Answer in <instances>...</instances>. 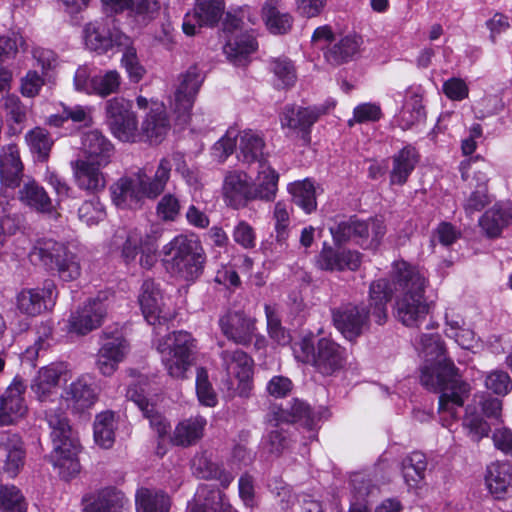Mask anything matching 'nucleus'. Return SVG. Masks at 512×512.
I'll return each instance as SVG.
<instances>
[{
	"label": "nucleus",
	"instance_id": "1",
	"mask_svg": "<svg viewBox=\"0 0 512 512\" xmlns=\"http://www.w3.org/2000/svg\"><path fill=\"white\" fill-rule=\"evenodd\" d=\"M427 279L416 267L401 261L393 266L392 281H373L369 289L371 315L382 325L386 322L387 302L395 296L394 315L407 327H418L429 312L425 299Z\"/></svg>",
	"mask_w": 512,
	"mask_h": 512
},
{
	"label": "nucleus",
	"instance_id": "2",
	"mask_svg": "<svg viewBox=\"0 0 512 512\" xmlns=\"http://www.w3.org/2000/svg\"><path fill=\"white\" fill-rule=\"evenodd\" d=\"M417 349L426 362L421 369V384L428 390L440 394L439 413H447L455 419L458 409L469 396V384L461 380L453 361L446 357L444 342L439 334L421 335Z\"/></svg>",
	"mask_w": 512,
	"mask_h": 512
},
{
	"label": "nucleus",
	"instance_id": "3",
	"mask_svg": "<svg viewBox=\"0 0 512 512\" xmlns=\"http://www.w3.org/2000/svg\"><path fill=\"white\" fill-rule=\"evenodd\" d=\"M166 270L186 281L196 280L203 272L206 256L200 240L190 234H179L162 247Z\"/></svg>",
	"mask_w": 512,
	"mask_h": 512
},
{
	"label": "nucleus",
	"instance_id": "4",
	"mask_svg": "<svg viewBox=\"0 0 512 512\" xmlns=\"http://www.w3.org/2000/svg\"><path fill=\"white\" fill-rule=\"evenodd\" d=\"M295 357L313 366L324 376H332L344 368L347 360L346 349L330 338H320L314 343L312 335L304 336L294 346Z\"/></svg>",
	"mask_w": 512,
	"mask_h": 512
},
{
	"label": "nucleus",
	"instance_id": "5",
	"mask_svg": "<svg viewBox=\"0 0 512 512\" xmlns=\"http://www.w3.org/2000/svg\"><path fill=\"white\" fill-rule=\"evenodd\" d=\"M163 235L159 224H152L148 230L133 228L117 232L116 238L124 239L121 257L126 264L135 261L139 255V265L145 270L152 269L158 261V242Z\"/></svg>",
	"mask_w": 512,
	"mask_h": 512
},
{
	"label": "nucleus",
	"instance_id": "6",
	"mask_svg": "<svg viewBox=\"0 0 512 512\" xmlns=\"http://www.w3.org/2000/svg\"><path fill=\"white\" fill-rule=\"evenodd\" d=\"M238 137V159L247 164L258 162L260 166H263L265 143L262 136L252 130H244L238 133L235 128H229L226 134L214 144L212 148L213 156L219 162H224L234 152Z\"/></svg>",
	"mask_w": 512,
	"mask_h": 512
},
{
	"label": "nucleus",
	"instance_id": "7",
	"mask_svg": "<svg viewBox=\"0 0 512 512\" xmlns=\"http://www.w3.org/2000/svg\"><path fill=\"white\" fill-rule=\"evenodd\" d=\"M30 256L32 261L39 260L47 268L56 270L63 281L76 280L81 274L78 256L53 239L38 241Z\"/></svg>",
	"mask_w": 512,
	"mask_h": 512
},
{
	"label": "nucleus",
	"instance_id": "8",
	"mask_svg": "<svg viewBox=\"0 0 512 512\" xmlns=\"http://www.w3.org/2000/svg\"><path fill=\"white\" fill-rule=\"evenodd\" d=\"M45 420L50 429V439L53 450L51 457L54 465L65 466L69 461L71 466H77L74 458L79 451V445L70 426L65 412L61 408H49L45 411Z\"/></svg>",
	"mask_w": 512,
	"mask_h": 512
},
{
	"label": "nucleus",
	"instance_id": "9",
	"mask_svg": "<svg viewBox=\"0 0 512 512\" xmlns=\"http://www.w3.org/2000/svg\"><path fill=\"white\" fill-rule=\"evenodd\" d=\"M192 348L193 339L189 333L184 331L174 332L158 342L157 350L171 377L186 378V373L192 364Z\"/></svg>",
	"mask_w": 512,
	"mask_h": 512
},
{
	"label": "nucleus",
	"instance_id": "10",
	"mask_svg": "<svg viewBox=\"0 0 512 512\" xmlns=\"http://www.w3.org/2000/svg\"><path fill=\"white\" fill-rule=\"evenodd\" d=\"M144 181V168L120 177L109 188L112 202L121 209L139 208L145 198H150Z\"/></svg>",
	"mask_w": 512,
	"mask_h": 512
},
{
	"label": "nucleus",
	"instance_id": "11",
	"mask_svg": "<svg viewBox=\"0 0 512 512\" xmlns=\"http://www.w3.org/2000/svg\"><path fill=\"white\" fill-rule=\"evenodd\" d=\"M23 163L20 158L19 148L10 143L0 149V207L7 211L9 201L13 199V190L20 185L23 174Z\"/></svg>",
	"mask_w": 512,
	"mask_h": 512
},
{
	"label": "nucleus",
	"instance_id": "12",
	"mask_svg": "<svg viewBox=\"0 0 512 512\" xmlns=\"http://www.w3.org/2000/svg\"><path fill=\"white\" fill-rule=\"evenodd\" d=\"M204 79V73L196 65L189 67L179 75L174 92L173 107L182 123H187L191 118L190 111Z\"/></svg>",
	"mask_w": 512,
	"mask_h": 512
},
{
	"label": "nucleus",
	"instance_id": "13",
	"mask_svg": "<svg viewBox=\"0 0 512 512\" xmlns=\"http://www.w3.org/2000/svg\"><path fill=\"white\" fill-rule=\"evenodd\" d=\"M106 302L105 294L88 299L83 306L71 313L68 320L69 332L86 335L100 327L107 315L108 304Z\"/></svg>",
	"mask_w": 512,
	"mask_h": 512
},
{
	"label": "nucleus",
	"instance_id": "14",
	"mask_svg": "<svg viewBox=\"0 0 512 512\" xmlns=\"http://www.w3.org/2000/svg\"><path fill=\"white\" fill-rule=\"evenodd\" d=\"M332 320L336 329L348 340H354L369 328L370 311L352 303L332 309Z\"/></svg>",
	"mask_w": 512,
	"mask_h": 512
},
{
	"label": "nucleus",
	"instance_id": "15",
	"mask_svg": "<svg viewBox=\"0 0 512 512\" xmlns=\"http://www.w3.org/2000/svg\"><path fill=\"white\" fill-rule=\"evenodd\" d=\"M225 9L223 0H197L193 12L186 13L182 28L193 36L201 27H213L221 19Z\"/></svg>",
	"mask_w": 512,
	"mask_h": 512
},
{
	"label": "nucleus",
	"instance_id": "16",
	"mask_svg": "<svg viewBox=\"0 0 512 512\" xmlns=\"http://www.w3.org/2000/svg\"><path fill=\"white\" fill-rule=\"evenodd\" d=\"M26 387L24 380L16 376L0 397V426L14 424L26 415L27 405L23 396Z\"/></svg>",
	"mask_w": 512,
	"mask_h": 512
},
{
	"label": "nucleus",
	"instance_id": "17",
	"mask_svg": "<svg viewBox=\"0 0 512 512\" xmlns=\"http://www.w3.org/2000/svg\"><path fill=\"white\" fill-rule=\"evenodd\" d=\"M85 42L88 48L99 53H105L113 47L120 49L130 43V37L118 28H110L103 22L89 23L85 27Z\"/></svg>",
	"mask_w": 512,
	"mask_h": 512
},
{
	"label": "nucleus",
	"instance_id": "18",
	"mask_svg": "<svg viewBox=\"0 0 512 512\" xmlns=\"http://www.w3.org/2000/svg\"><path fill=\"white\" fill-rule=\"evenodd\" d=\"M69 369L64 362H54L40 368L32 380L31 390L40 402H46L57 393L61 380L67 381Z\"/></svg>",
	"mask_w": 512,
	"mask_h": 512
},
{
	"label": "nucleus",
	"instance_id": "19",
	"mask_svg": "<svg viewBox=\"0 0 512 512\" xmlns=\"http://www.w3.org/2000/svg\"><path fill=\"white\" fill-rule=\"evenodd\" d=\"M222 365L229 376L239 381V394L247 396L251 390L253 360L242 350H223L220 354Z\"/></svg>",
	"mask_w": 512,
	"mask_h": 512
},
{
	"label": "nucleus",
	"instance_id": "20",
	"mask_svg": "<svg viewBox=\"0 0 512 512\" xmlns=\"http://www.w3.org/2000/svg\"><path fill=\"white\" fill-rule=\"evenodd\" d=\"M222 196L227 206L241 209L252 201L251 180L239 170L227 171L222 183Z\"/></svg>",
	"mask_w": 512,
	"mask_h": 512
},
{
	"label": "nucleus",
	"instance_id": "21",
	"mask_svg": "<svg viewBox=\"0 0 512 512\" xmlns=\"http://www.w3.org/2000/svg\"><path fill=\"white\" fill-rule=\"evenodd\" d=\"M222 333L239 345H248L255 335V320L242 311H229L219 319Z\"/></svg>",
	"mask_w": 512,
	"mask_h": 512
},
{
	"label": "nucleus",
	"instance_id": "22",
	"mask_svg": "<svg viewBox=\"0 0 512 512\" xmlns=\"http://www.w3.org/2000/svg\"><path fill=\"white\" fill-rule=\"evenodd\" d=\"M139 303L143 316L150 325L166 323L171 317L170 313L165 311L158 285L151 279L143 282Z\"/></svg>",
	"mask_w": 512,
	"mask_h": 512
},
{
	"label": "nucleus",
	"instance_id": "23",
	"mask_svg": "<svg viewBox=\"0 0 512 512\" xmlns=\"http://www.w3.org/2000/svg\"><path fill=\"white\" fill-rule=\"evenodd\" d=\"M316 264L324 271H355L361 265V254L350 249L333 248L324 243Z\"/></svg>",
	"mask_w": 512,
	"mask_h": 512
},
{
	"label": "nucleus",
	"instance_id": "24",
	"mask_svg": "<svg viewBox=\"0 0 512 512\" xmlns=\"http://www.w3.org/2000/svg\"><path fill=\"white\" fill-rule=\"evenodd\" d=\"M53 283H48L44 288H27L16 295V307L25 315L36 316L54 305Z\"/></svg>",
	"mask_w": 512,
	"mask_h": 512
},
{
	"label": "nucleus",
	"instance_id": "25",
	"mask_svg": "<svg viewBox=\"0 0 512 512\" xmlns=\"http://www.w3.org/2000/svg\"><path fill=\"white\" fill-rule=\"evenodd\" d=\"M128 352L127 341L120 335L106 337L97 353L96 367L104 376H111Z\"/></svg>",
	"mask_w": 512,
	"mask_h": 512
},
{
	"label": "nucleus",
	"instance_id": "26",
	"mask_svg": "<svg viewBox=\"0 0 512 512\" xmlns=\"http://www.w3.org/2000/svg\"><path fill=\"white\" fill-rule=\"evenodd\" d=\"M327 109L324 105L311 107L288 105L280 115L281 125L308 133L319 117L326 114Z\"/></svg>",
	"mask_w": 512,
	"mask_h": 512
},
{
	"label": "nucleus",
	"instance_id": "27",
	"mask_svg": "<svg viewBox=\"0 0 512 512\" xmlns=\"http://www.w3.org/2000/svg\"><path fill=\"white\" fill-rule=\"evenodd\" d=\"M77 186L89 193L102 191L106 186V179L101 171L104 166L92 160L77 159L71 163Z\"/></svg>",
	"mask_w": 512,
	"mask_h": 512
},
{
	"label": "nucleus",
	"instance_id": "28",
	"mask_svg": "<svg viewBox=\"0 0 512 512\" xmlns=\"http://www.w3.org/2000/svg\"><path fill=\"white\" fill-rule=\"evenodd\" d=\"M485 485L496 498L506 497L512 489V464L508 461H495L486 468Z\"/></svg>",
	"mask_w": 512,
	"mask_h": 512
},
{
	"label": "nucleus",
	"instance_id": "29",
	"mask_svg": "<svg viewBox=\"0 0 512 512\" xmlns=\"http://www.w3.org/2000/svg\"><path fill=\"white\" fill-rule=\"evenodd\" d=\"M81 150L86 156L84 160H92L100 166H106L113 155L114 147L99 130H91L82 135Z\"/></svg>",
	"mask_w": 512,
	"mask_h": 512
},
{
	"label": "nucleus",
	"instance_id": "30",
	"mask_svg": "<svg viewBox=\"0 0 512 512\" xmlns=\"http://www.w3.org/2000/svg\"><path fill=\"white\" fill-rule=\"evenodd\" d=\"M171 128L170 120L163 105L150 108L141 124V133L147 141L161 143Z\"/></svg>",
	"mask_w": 512,
	"mask_h": 512
},
{
	"label": "nucleus",
	"instance_id": "31",
	"mask_svg": "<svg viewBox=\"0 0 512 512\" xmlns=\"http://www.w3.org/2000/svg\"><path fill=\"white\" fill-rule=\"evenodd\" d=\"M420 156L415 147L407 145L392 156V168L390 170V184L404 185L414 171Z\"/></svg>",
	"mask_w": 512,
	"mask_h": 512
},
{
	"label": "nucleus",
	"instance_id": "32",
	"mask_svg": "<svg viewBox=\"0 0 512 512\" xmlns=\"http://www.w3.org/2000/svg\"><path fill=\"white\" fill-rule=\"evenodd\" d=\"M127 398L132 401L143 416L149 420L150 426L160 437L167 435L170 426L165 417L156 409L155 405L150 403L143 391H139L136 386H131L127 390Z\"/></svg>",
	"mask_w": 512,
	"mask_h": 512
},
{
	"label": "nucleus",
	"instance_id": "33",
	"mask_svg": "<svg viewBox=\"0 0 512 512\" xmlns=\"http://www.w3.org/2000/svg\"><path fill=\"white\" fill-rule=\"evenodd\" d=\"M19 199L30 208L39 213L59 216L45 189L36 181L29 180L23 184L19 190Z\"/></svg>",
	"mask_w": 512,
	"mask_h": 512
},
{
	"label": "nucleus",
	"instance_id": "34",
	"mask_svg": "<svg viewBox=\"0 0 512 512\" xmlns=\"http://www.w3.org/2000/svg\"><path fill=\"white\" fill-rule=\"evenodd\" d=\"M189 512H236L226 499V496L218 489L200 487L190 504Z\"/></svg>",
	"mask_w": 512,
	"mask_h": 512
},
{
	"label": "nucleus",
	"instance_id": "35",
	"mask_svg": "<svg viewBox=\"0 0 512 512\" xmlns=\"http://www.w3.org/2000/svg\"><path fill=\"white\" fill-rule=\"evenodd\" d=\"M258 44L250 34L232 36L224 46V53L235 66H246L250 55L257 50Z\"/></svg>",
	"mask_w": 512,
	"mask_h": 512
},
{
	"label": "nucleus",
	"instance_id": "36",
	"mask_svg": "<svg viewBox=\"0 0 512 512\" xmlns=\"http://www.w3.org/2000/svg\"><path fill=\"white\" fill-rule=\"evenodd\" d=\"M0 449L5 453L4 470L10 477H15L24 465L25 453L19 437L3 433L0 436Z\"/></svg>",
	"mask_w": 512,
	"mask_h": 512
},
{
	"label": "nucleus",
	"instance_id": "37",
	"mask_svg": "<svg viewBox=\"0 0 512 512\" xmlns=\"http://www.w3.org/2000/svg\"><path fill=\"white\" fill-rule=\"evenodd\" d=\"M206 420L203 417H190L178 423L171 438L177 446H191L203 436Z\"/></svg>",
	"mask_w": 512,
	"mask_h": 512
},
{
	"label": "nucleus",
	"instance_id": "38",
	"mask_svg": "<svg viewBox=\"0 0 512 512\" xmlns=\"http://www.w3.org/2000/svg\"><path fill=\"white\" fill-rule=\"evenodd\" d=\"M360 39L356 36H345L338 42L330 45L324 52L326 61L338 66L353 60L360 47Z\"/></svg>",
	"mask_w": 512,
	"mask_h": 512
},
{
	"label": "nucleus",
	"instance_id": "39",
	"mask_svg": "<svg viewBox=\"0 0 512 512\" xmlns=\"http://www.w3.org/2000/svg\"><path fill=\"white\" fill-rule=\"evenodd\" d=\"M83 502L88 503L84 512H113L123 506L124 496L113 488H106L96 496L85 495Z\"/></svg>",
	"mask_w": 512,
	"mask_h": 512
},
{
	"label": "nucleus",
	"instance_id": "40",
	"mask_svg": "<svg viewBox=\"0 0 512 512\" xmlns=\"http://www.w3.org/2000/svg\"><path fill=\"white\" fill-rule=\"evenodd\" d=\"M330 232L336 243H343L350 239H360L364 245L369 238V226L365 221L350 218L330 228Z\"/></svg>",
	"mask_w": 512,
	"mask_h": 512
},
{
	"label": "nucleus",
	"instance_id": "41",
	"mask_svg": "<svg viewBox=\"0 0 512 512\" xmlns=\"http://www.w3.org/2000/svg\"><path fill=\"white\" fill-rule=\"evenodd\" d=\"M511 221L512 209L495 205L482 215L479 225L488 237L495 238Z\"/></svg>",
	"mask_w": 512,
	"mask_h": 512
},
{
	"label": "nucleus",
	"instance_id": "42",
	"mask_svg": "<svg viewBox=\"0 0 512 512\" xmlns=\"http://www.w3.org/2000/svg\"><path fill=\"white\" fill-rule=\"evenodd\" d=\"M262 17L268 29L275 34H284L292 26V17L281 11L279 0H266L262 7Z\"/></svg>",
	"mask_w": 512,
	"mask_h": 512
},
{
	"label": "nucleus",
	"instance_id": "43",
	"mask_svg": "<svg viewBox=\"0 0 512 512\" xmlns=\"http://www.w3.org/2000/svg\"><path fill=\"white\" fill-rule=\"evenodd\" d=\"M64 398L77 410H84L94 405L97 394L90 384L83 378H79L66 388Z\"/></svg>",
	"mask_w": 512,
	"mask_h": 512
},
{
	"label": "nucleus",
	"instance_id": "44",
	"mask_svg": "<svg viewBox=\"0 0 512 512\" xmlns=\"http://www.w3.org/2000/svg\"><path fill=\"white\" fill-rule=\"evenodd\" d=\"M258 183L251 182L252 201H273L276 197L279 175L269 166H261Z\"/></svg>",
	"mask_w": 512,
	"mask_h": 512
},
{
	"label": "nucleus",
	"instance_id": "45",
	"mask_svg": "<svg viewBox=\"0 0 512 512\" xmlns=\"http://www.w3.org/2000/svg\"><path fill=\"white\" fill-rule=\"evenodd\" d=\"M24 139L29 150L36 155L38 161H47L54 140L45 128L37 126L30 129L25 134Z\"/></svg>",
	"mask_w": 512,
	"mask_h": 512
},
{
	"label": "nucleus",
	"instance_id": "46",
	"mask_svg": "<svg viewBox=\"0 0 512 512\" xmlns=\"http://www.w3.org/2000/svg\"><path fill=\"white\" fill-rule=\"evenodd\" d=\"M427 469L426 456L419 451H414L402 461V475L409 487H417L425 478Z\"/></svg>",
	"mask_w": 512,
	"mask_h": 512
},
{
	"label": "nucleus",
	"instance_id": "47",
	"mask_svg": "<svg viewBox=\"0 0 512 512\" xmlns=\"http://www.w3.org/2000/svg\"><path fill=\"white\" fill-rule=\"evenodd\" d=\"M137 512H169L170 499L161 492L141 488L136 493Z\"/></svg>",
	"mask_w": 512,
	"mask_h": 512
},
{
	"label": "nucleus",
	"instance_id": "48",
	"mask_svg": "<svg viewBox=\"0 0 512 512\" xmlns=\"http://www.w3.org/2000/svg\"><path fill=\"white\" fill-rule=\"evenodd\" d=\"M115 414L112 411H105L96 416L94 422V438L98 445L103 448H110L115 440Z\"/></svg>",
	"mask_w": 512,
	"mask_h": 512
},
{
	"label": "nucleus",
	"instance_id": "49",
	"mask_svg": "<svg viewBox=\"0 0 512 512\" xmlns=\"http://www.w3.org/2000/svg\"><path fill=\"white\" fill-rule=\"evenodd\" d=\"M289 192L294 203L306 213H311L317 207L314 184L308 179L295 182L289 186Z\"/></svg>",
	"mask_w": 512,
	"mask_h": 512
},
{
	"label": "nucleus",
	"instance_id": "50",
	"mask_svg": "<svg viewBox=\"0 0 512 512\" xmlns=\"http://www.w3.org/2000/svg\"><path fill=\"white\" fill-rule=\"evenodd\" d=\"M270 71L275 79L274 84L278 88H288L297 80L296 70L288 58H275L270 62Z\"/></svg>",
	"mask_w": 512,
	"mask_h": 512
},
{
	"label": "nucleus",
	"instance_id": "51",
	"mask_svg": "<svg viewBox=\"0 0 512 512\" xmlns=\"http://www.w3.org/2000/svg\"><path fill=\"white\" fill-rule=\"evenodd\" d=\"M172 163L170 158H162L158 164L157 170L152 179L145 172V185L150 194V199H155L165 189V186L170 179V172Z\"/></svg>",
	"mask_w": 512,
	"mask_h": 512
},
{
	"label": "nucleus",
	"instance_id": "52",
	"mask_svg": "<svg viewBox=\"0 0 512 512\" xmlns=\"http://www.w3.org/2000/svg\"><path fill=\"white\" fill-rule=\"evenodd\" d=\"M120 50L123 51L121 63L125 68L130 81L134 83L139 82L144 77L146 70L138 59L137 51L133 46L132 40L130 39V43L127 46L122 45Z\"/></svg>",
	"mask_w": 512,
	"mask_h": 512
},
{
	"label": "nucleus",
	"instance_id": "53",
	"mask_svg": "<svg viewBox=\"0 0 512 512\" xmlns=\"http://www.w3.org/2000/svg\"><path fill=\"white\" fill-rule=\"evenodd\" d=\"M121 76L116 70H109L103 75H97L91 78V91L95 94L106 97L119 90Z\"/></svg>",
	"mask_w": 512,
	"mask_h": 512
},
{
	"label": "nucleus",
	"instance_id": "54",
	"mask_svg": "<svg viewBox=\"0 0 512 512\" xmlns=\"http://www.w3.org/2000/svg\"><path fill=\"white\" fill-rule=\"evenodd\" d=\"M275 232L279 242L278 252L287 251L288 226L290 223L288 206L284 202H277L274 208Z\"/></svg>",
	"mask_w": 512,
	"mask_h": 512
},
{
	"label": "nucleus",
	"instance_id": "55",
	"mask_svg": "<svg viewBox=\"0 0 512 512\" xmlns=\"http://www.w3.org/2000/svg\"><path fill=\"white\" fill-rule=\"evenodd\" d=\"M113 135L123 142H135L138 136V121L136 115L121 117L109 124Z\"/></svg>",
	"mask_w": 512,
	"mask_h": 512
},
{
	"label": "nucleus",
	"instance_id": "56",
	"mask_svg": "<svg viewBox=\"0 0 512 512\" xmlns=\"http://www.w3.org/2000/svg\"><path fill=\"white\" fill-rule=\"evenodd\" d=\"M0 508L11 512H26L27 504L17 487L0 485Z\"/></svg>",
	"mask_w": 512,
	"mask_h": 512
},
{
	"label": "nucleus",
	"instance_id": "57",
	"mask_svg": "<svg viewBox=\"0 0 512 512\" xmlns=\"http://www.w3.org/2000/svg\"><path fill=\"white\" fill-rule=\"evenodd\" d=\"M128 10L137 22L146 24L158 14L160 3L159 0H132Z\"/></svg>",
	"mask_w": 512,
	"mask_h": 512
},
{
	"label": "nucleus",
	"instance_id": "58",
	"mask_svg": "<svg viewBox=\"0 0 512 512\" xmlns=\"http://www.w3.org/2000/svg\"><path fill=\"white\" fill-rule=\"evenodd\" d=\"M38 338L33 346L28 347L23 353V358L27 361L34 362L39 352L47 350L50 346L52 337V327L49 323H41L37 329Z\"/></svg>",
	"mask_w": 512,
	"mask_h": 512
},
{
	"label": "nucleus",
	"instance_id": "59",
	"mask_svg": "<svg viewBox=\"0 0 512 512\" xmlns=\"http://www.w3.org/2000/svg\"><path fill=\"white\" fill-rule=\"evenodd\" d=\"M467 414L463 420V426L468 430V436L475 442L487 437L491 427L480 415L470 413V408L466 409Z\"/></svg>",
	"mask_w": 512,
	"mask_h": 512
},
{
	"label": "nucleus",
	"instance_id": "60",
	"mask_svg": "<svg viewBox=\"0 0 512 512\" xmlns=\"http://www.w3.org/2000/svg\"><path fill=\"white\" fill-rule=\"evenodd\" d=\"M381 107L376 103H361L353 110V117L348 120V125L352 127L355 123L376 122L382 117Z\"/></svg>",
	"mask_w": 512,
	"mask_h": 512
},
{
	"label": "nucleus",
	"instance_id": "61",
	"mask_svg": "<svg viewBox=\"0 0 512 512\" xmlns=\"http://www.w3.org/2000/svg\"><path fill=\"white\" fill-rule=\"evenodd\" d=\"M196 393L199 401L208 407H213L217 403V396L208 380L207 371L200 367L197 369Z\"/></svg>",
	"mask_w": 512,
	"mask_h": 512
},
{
	"label": "nucleus",
	"instance_id": "62",
	"mask_svg": "<svg viewBox=\"0 0 512 512\" xmlns=\"http://www.w3.org/2000/svg\"><path fill=\"white\" fill-rule=\"evenodd\" d=\"M193 473L201 479H216L222 474L220 467L205 454H198L192 461Z\"/></svg>",
	"mask_w": 512,
	"mask_h": 512
},
{
	"label": "nucleus",
	"instance_id": "63",
	"mask_svg": "<svg viewBox=\"0 0 512 512\" xmlns=\"http://www.w3.org/2000/svg\"><path fill=\"white\" fill-rule=\"evenodd\" d=\"M485 386L497 395H506L512 390V380L503 370H493L486 375Z\"/></svg>",
	"mask_w": 512,
	"mask_h": 512
},
{
	"label": "nucleus",
	"instance_id": "64",
	"mask_svg": "<svg viewBox=\"0 0 512 512\" xmlns=\"http://www.w3.org/2000/svg\"><path fill=\"white\" fill-rule=\"evenodd\" d=\"M78 216L88 226L97 224L105 216L104 207L98 199L85 201L78 209Z\"/></svg>",
	"mask_w": 512,
	"mask_h": 512
}]
</instances>
